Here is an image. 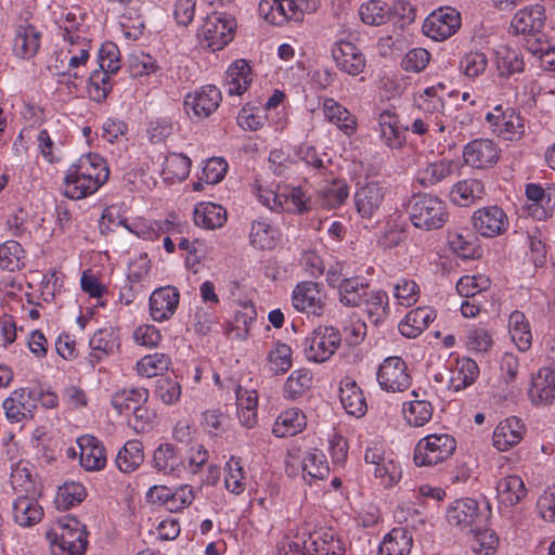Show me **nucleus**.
Here are the masks:
<instances>
[{
	"mask_svg": "<svg viewBox=\"0 0 555 555\" xmlns=\"http://www.w3.org/2000/svg\"><path fill=\"white\" fill-rule=\"evenodd\" d=\"M453 170V163L450 160H438L427 164L417 172V182L424 186L429 188L441 182L450 177Z\"/></svg>",
	"mask_w": 555,
	"mask_h": 555,
	"instance_id": "nucleus-49",
	"label": "nucleus"
},
{
	"mask_svg": "<svg viewBox=\"0 0 555 555\" xmlns=\"http://www.w3.org/2000/svg\"><path fill=\"white\" fill-rule=\"evenodd\" d=\"M361 21L371 26H380L390 22L391 12L389 7L379 0H369L359 8Z\"/></svg>",
	"mask_w": 555,
	"mask_h": 555,
	"instance_id": "nucleus-51",
	"label": "nucleus"
},
{
	"mask_svg": "<svg viewBox=\"0 0 555 555\" xmlns=\"http://www.w3.org/2000/svg\"><path fill=\"white\" fill-rule=\"evenodd\" d=\"M379 137L383 143L391 149H401L405 143V131L400 125L399 116L391 109L383 111L378 116Z\"/></svg>",
	"mask_w": 555,
	"mask_h": 555,
	"instance_id": "nucleus-22",
	"label": "nucleus"
},
{
	"mask_svg": "<svg viewBox=\"0 0 555 555\" xmlns=\"http://www.w3.org/2000/svg\"><path fill=\"white\" fill-rule=\"evenodd\" d=\"M304 478L312 480H324L330 476V465L325 454L317 449H309L301 459Z\"/></svg>",
	"mask_w": 555,
	"mask_h": 555,
	"instance_id": "nucleus-38",
	"label": "nucleus"
},
{
	"mask_svg": "<svg viewBox=\"0 0 555 555\" xmlns=\"http://www.w3.org/2000/svg\"><path fill=\"white\" fill-rule=\"evenodd\" d=\"M87 496L86 488L80 482H65L56 492L55 504L57 508L68 509L81 503Z\"/></svg>",
	"mask_w": 555,
	"mask_h": 555,
	"instance_id": "nucleus-55",
	"label": "nucleus"
},
{
	"mask_svg": "<svg viewBox=\"0 0 555 555\" xmlns=\"http://www.w3.org/2000/svg\"><path fill=\"white\" fill-rule=\"evenodd\" d=\"M306 426L305 414L296 409H288L282 412L272 428V433L275 437H291L301 431Z\"/></svg>",
	"mask_w": 555,
	"mask_h": 555,
	"instance_id": "nucleus-39",
	"label": "nucleus"
},
{
	"mask_svg": "<svg viewBox=\"0 0 555 555\" xmlns=\"http://www.w3.org/2000/svg\"><path fill=\"white\" fill-rule=\"evenodd\" d=\"M545 20V9L542 5H530L519 10L514 15L511 27L516 34L538 35L543 29Z\"/></svg>",
	"mask_w": 555,
	"mask_h": 555,
	"instance_id": "nucleus-23",
	"label": "nucleus"
},
{
	"mask_svg": "<svg viewBox=\"0 0 555 555\" xmlns=\"http://www.w3.org/2000/svg\"><path fill=\"white\" fill-rule=\"evenodd\" d=\"M393 297L398 305L409 308L420 298V286L413 280L402 278L393 285Z\"/></svg>",
	"mask_w": 555,
	"mask_h": 555,
	"instance_id": "nucleus-60",
	"label": "nucleus"
},
{
	"mask_svg": "<svg viewBox=\"0 0 555 555\" xmlns=\"http://www.w3.org/2000/svg\"><path fill=\"white\" fill-rule=\"evenodd\" d=\"M413 396L415 399L404 404L403 415L409 425L422 427L431 420L434 406L430 401L420 399L416 391H413Z\"/></svg>",
	"mask_w": 555,
	"mask_h": 555,
	"instance_id": "nucleus-45",
	"label": "nucleus"
},
{
	"mask_svg": "<svg viewBox=\"0 0 555 555\" xmlns=\"http://www.w3.org/2000/svg\"><path fill=\"white\" fill-rule=\"evenodd\" d=\"M499 147L490 139H475L463 151L465 164L482 169L494 165L499 159Z\"/></svg>",
	"mask_w": 555,
	"mask_h": 555,
	"instance_id": "nucleus-16",
	"label": "nucleus"
},
{
	"mask_svg": "<svg viewBox=\"0 0 555 555\" xmlns=\"http://www.w3.org/2000/svg\"><path fill=\"white\" fill-rule=\"evenodd\" d=\"M444 94H447L446 86L441 82L428 87L420 95L418 107L428 117L440 119L439 116H441L446 119L454 120L451 114L447 113Z\"/></svg>",
	"mask_w": 555,
	"mask_h": 555,
	"instance_id": "nucleus-27",
	"label": "nucleus"
},
{
	"mask_svg": "<svg viewBox=\"0 0 555 555\" xmlns=\"http://www.w3.org/2000/svg\"><path fill=\"white\" fill-rule=\"evenodd\" d=\"M235 28L236 21L232 15L215 12L205 18L198 37L203 46L215 52L232 41Z\"/></svg>",
	"mask_w": 555,
	"mask_h": 555,
	"instance_id": "nucleus-5",
	"label": "nucleus"
},
{
	"mask_svg": "<svg viewBox=\"0 0 555 555\" xmlns=\"http://www.w3.org/2000/svg\"><path fill=\"white\" fill-rule=\"evenodd\" d=\"M37 402V392L27 387H22L12 391L10 397L4 399L2 408L9 422L20 423L34 417Z\"/></svg>",
	"mask_w": 555,
	"mask_h": 555,
	"instance_id": "nucleus-12",
	"label": "nucleus"
},
{
	"mask_svg": "<svg viewBox=\"0 0 555 555\" xmlns=\"http://www.w3.org/2000/svg\"><path fill=\"white\" fill-rule=\"evenodd\" d=\"M488 66V57L481 51H469L460 61L462 73L469 78L479 77Z\"/></svg>",
	"mask_w": 555,
	"mask_h": 555,
	"instance_id": "nucleus-62",
	"label": "nucleus"
},
{
	"mask_svg": "<svg viewBox=\"0 0 555 555\" xmlns=\"http://www.w3.org/2000/svg\"><path fill=\"white\" fill-rule=\"evenodd\" d=\"M149 392L144 388L122 389L112 397V405L119 414H129L139 404H145Z\"/></svg>",
	"mask_w": 555,
	"mask_h": 555,
	"instance_id": "nucleus-48",
	"label": "nucleus"
},
{
	"mask_svg": "<svg viewBox=\"0 0 555 555\" xmlns=\"http://www.w3.org/2000/svg\"><path fill=\"white\" fill-rule=\"evenodd\" d=\"M13 517L21 527H33L43 517V509L28 495H20L13 503Z\"/></svg>",
	"mask_w": 555,
	"mask_h": 555,
	"instance_id": "nucleus-34",
	"label": "nucleus"
},
{
	"mask_svg": "<svg viewBox=\"0 0 555 555\" xmlns=\"http://www.w3.org/2000/svg\"><path fill=\"white\" fill-rule=\"evenodd\" d=\"M341 335L334 326H319L304 343V352L309 361L317 363L328 360L338 349Z\"/></svg>",
	"mask_w": 555,
	"mask_h": 555,
	"instance_id": "nucleus-7",
	"label": "nucleus"
},
{
	"mask_svg": "<svg viewBox=\"0 0 555 555\" xmlns=\"http://www.w3.org/2000/svg\"><path fill=\"white\" fill-rule=\"evenodd\" d=\"M528 396L534 405H548L555 400V371L541 367L532 376Z\"/></svg>",
	"mask_w": 555,
	"mask_h": 555,
	"instance_id": "nucleus-20",
	"label": "nucleus"
},
{
	"mask_svg": "<svg viewBox=\"0 0 555 555\" xmlns=\"http://www.w3.org/2000/svg\"><path fill=\"white\" fill-rule=\"evenodd\" d=\"M284 555H345V543L333 529L304 532L287 543Z\"/></svg>",
	"mask_w": 555,
	"mask_h": 555,
	"instance_id": "nucleus-2",
	"label": "nucleus"
},
{
	"mask_svg": "<svg viewBox=\"0 0 555 555\" xmlns=\"http://www.w3.org/2000/svg\"><path fill=\"white\" fill-rule=\"evenodd\" d=\"M80 449V464L89 472L100 470L106 465V451L102 442L93 436L85 435L77 439Z\"/></svg>",
	"mask_w": 555,
	"mask_h": 555,
	"instance_id": "nucleus-24",
	"label": "nucleus"
},
{
	"mask_svg": "<svg viewBox=\"0 0 555 555\" xmlns=\"http://www.w3.org/2000/svg\"><path fill=\"white\" fill-rule=\"evenodd\" d=\"M362 306L369 320L377 325L384 322L390 312L388 294L383 289H370Z\"/></svg>",
	"mask_w": 555,
	"mask_h": 555,
	"instance_id": "nucleus-36",
	"label": "nucleus"
},
{
	"mask_svg": "<svg viewBox=\"0 0 555 555\" xmlns=\"http://www.w3.org/2000/svg\"><path fill=\"white\" fill-rule=\"evenodd\" d=\"M292 348L282 341H276L268 353L270 370L274 374H285L293 365Z\"/></svg>",
	"mask_w": 555,
	"mask_h": 555,
	"instance_id": "nucleus-56",
	"label": "nucleus"
},
{
	"mask_svg": "<svg viewBox=\"0 0 555 555\" xmlns=\"http://www.w3.org/2000/svg\"><path fill=\"white\" fill-rule=\"evenodd\" d=\"M278 231L268 221H254L249 232L250 244L258 249H272L275 245Z\"/></svg>",
	"mask_w": 555,
	"mask_h": 555,
	"instance_id": "nucleus-52",
	"label": "nucleus"
},
{
	"mask_svg": "<svg viewBox=\"0 0 555 555\" xmlns=\"http://www.w3.org/2000/svg\"><path fill=\"white\" fill-rule=\"evenodd\" d=\"M292 302L297 311L318 317L323 314L325 306L319 284L312 281L300 282L295 286Z\"/></svg>",
	"mask_w": 555,
	"mask_h": 555,
	"instance_id": "nucleus-14",
	"label": "nucleus"
},
{
	"mask_svg": "<svg viewBox=\"0 0 555 555\" xmlns=\"http://www.w3.org/2000/svg\"><path fill=\"white\" fill-rule=\"evenodd\" d=\"M253 81L251 67L245 60H236L232 63L225 76V85L230 95H242Z\"/></svg>",
	"mask_w": 555,
	"mask_h": 555,
	"instance_id": "nucleus-32",
	"label": "nucleus"
},
{
	"mask_svg": "<svg viewBox=\"0 0 555 555\" xmlns=\"http://www.w3.org/2000/svg\"><path fill=\"white\" fill-rule=\"evenodd\" d=\"M370 289V283L363 276L344 278L339 285L338 300L345 307H361Z\"/></svg>",
	"mask_w": 555,
	"mask_h": 555,
	"instance_id": "nucleus-28",
	"label": "nucleus"
},
{
	"mask_svg": "<svg viewBox=\"0 0 555 555\" xmlns=\"http://www.w3.org/2000/svg\"><path fill=\"white\" fill-rule=\"evenodd\" d=\"M495 63L499 75L509 77L514 74L524 72L525 62L517 49L508 46H501L495 51Z\"/></svg>",
	"mask_w": 555,
	"mask_h": 555,
	"instance_id": "nucleus-44",
	"label": "nucleus"
},
{
	"mask_svg": "<svg viewBox=\"0 0 555 555\" xmlns=\"http://www.w3.org/2000/svg\"><path fill=\"white\" fill-rule=\"evenodd\" d=\"M509 335L518 350L525 352L531 347L532 334L530 325L521 311L515 310L508 320Z\"/></svg>",
	"mask_w": 555,
	"mask_h": 555,
	"instance_id": "nucleus-46",
	"label": "nucleus"
},
{
	"mask_svg": "<svg viewBox=\"0 0 555 555\" xmlns=\"http://www.w3.org/2000/svg\"><path fill=\"white\" fill-rule=\"evenodd\" d=\"M406 212L412 224L422 231L441 229L449 220L446 202L429 193L412 195L406 205Z\"/></svg>",
	"mask_w": 555,
	"mask_h": 555,
	"instance_id": "nucleus-1",
	"label": "nucleus"
},
{
	"mask_svg": "<svg viewBox=\"0 0 555 555\" xmlns=\"http://www.w3.org/2000/svg\"><path fill=\"white\" fill-rule=\"evenodd\" d=\"M486 120L492 132L504 140H518L526 131L520 113L508 105L499 104L486 114Z\"/></svg>",
	"mask_w": 555,
	"mask_h": 555,
	"instance_id": "nucleus-6",
	"label": "nucleus"
},
{
	"mask_svg": "<svg viewBox=\"0 0 555 555\" xmlns=\"http://www.w3.org/2000/svg\"><path fill=\"white\" fill-rule=\"evenodd\" d=\"M455 450L456 440L452 435H427L414 448V463L417 466H435L450 459Z\"/></svg>",
	"mask_w": 555,
	"mask_h": 555,
	"instance_id": "nucleus-4",
	"label": "nucleus"
},
{
	"mask_svg": "<svg viewBox=\"0 0 555 555\" xmlns=\"http://www.w3.org/2000/svg\"><path fill=\"white\" fill-rule=\"evenodd\" d=\"M387 193L386 184L380 181H367L360 185L353 195L359 216L362 219H373L379 212Z\"/></svg>",
	"mask_w": 555,
	"mask_h": 555,
	"instance_id": "nucleus-8",
	"label": "nucleus"
},
{
	"mask_svg": "<svg viewBox=\"0 0 555 555\" xmlns=\"http://www.w3.org/2000/svg\"><path fill=\"white\" fill-rule=\"evenodd\" d=\"M465 345L468 350L483 353L488 352L493 346L491 333L485 327H473L467 331Z\"/></svg>",
	"mask_w": 555,
	"mask_h": 555,
	"instance_id": "nucleus-63",
	"label": "nucleus"
},
{
	"mask_svg": "<svg viewBox=\"0 0 555 555\" xmlns=\"http://www.w3.org/2000/svg\"><path fill=\"white\" fill-rule=\"evenodd\" d=\"M485 194V188L481 181L476 179H467L459 181L453 185L450 192L451 202L460 207H467Z\"/></svg>",
	"mask_w": 555,
	"mask_h": 555,
	"instance_id": "nucleus-37",
	"label": "nucleus"
},
{
	"mask_svg": "<svg viewBox=\"0 0 555 555\" xmlns=\"http://www.w3.org/2000/svg\"><path fill=\"white\" fill-rule=\"evenodd\" d=\"M150 313L154 321L169 320L173 314V288H157L150 296Z\"/></svg>",
	"mask_w": 555,
	"mask_h": 555,
	"instance_id": "nucleus-40",
	"label": "nucleus"
},
{
	"mask_svg": "<svg viewBox=\"0 0 555 555\" xmlns=\"http://www.w3.org/2000/svg\"><path fill=\"white\" fill-rule=\"evenodd\" d=\"M100 177L86 176L75 166H70L65 175L63 194L70 199H80L96 192L100 186Z\"/></svg>",
	"mask_w": 555,
	"mask_h": 555,
	"instance_id": "nucleus-19",
	"label": "nucleus"
},
{
	"mask_svg": "<svg viewBox=\"0 0 555 555\" xmlns=\"http://www.w3.org/2000/svg\"><path fill=\"white\" fill-rule=\"evenodd\" d=\"M412 546V533L406 528L397 527L384 537L377 555H409Z\"/></svg>",
	"mask_w": 555,
	"mask_h": 555,
	"instance_id": "nucleus-30",
	"label": "nucleus"
},
{
	"mask_svg": "<svg viewBox=\"0 0 555 555\" xmlns=\"http://www.w3.org/2000/svg\"><path fill=\"white\" fill-rule=\"evenodd\" d=\"M126 228L133 232L130 228L126 225ZM172 229V222L168 219L164 221H155L150 225H142L139 230H135L134 233L144 238V240H158L162 235L164 236V247L168 253H173V242L170 237V231Z\"/></svg>",
	"mask_w": 555,
	"mask_h": 555,
	"instance_id": "nucleus-53",
	"label": "nucleus"
},
{
	"mask_svg": "<svg viewBox=\"0 0 555 555\" xmlns=\"http://www.w3.org/2000/svg\"><path fill=\"white\" fill-rule=\"evenodd\" d=\"M221 91L214 85H207L185 95L183 107L188 116L206 118L220 105Z\"/></svg>",
	"mask_w": 555,
	"mask_h": 555,
	"instance_id": "nucleus-11",
	"label": "nucleus"
},
{
	"mask_svg": "<svg viewBox=\"0 0 555 555\" xmlns=\"http://www.w3.org/2000/svg\"><path fill=\"white\" fill-rule=\"evenodd\" d=\"M227 210L221 205L203 202L194 208V222L203 229L215 230L221 228L227 222Z\"/></svg>",
	"mask_w": 555,
	"mask_h": 555,
	"instance_id": "nucleus-33",
	"label": "nucleus"
},
{
	"mask_svg": "<svg viewBox=\"0 0 555 555\" xmlns=\"http://www.w3.org/2000/svg\"><path fill=\"white\" fill-rule=\"evenodd\" d=\"M332 56L337 68L348 75L357 76L365 68V56L350 41H338L332 49Z\"/></svg>",
	"mask_w": 555,
	"mask_h": 555,
	"instance_id": "nucleus-17",
	"label": "nucleus"
},
{
	"mask_svg": "<svg viewBox=\"0 0 555 555\" xmlns=\"http://www.w3.org/2000/svg\"><path fill=\"white\" fill-rule=\"evenodd\" d=\"M446 518L450 526L461 531L466 529L472 530L481 518L479 504L477 501L469 498L456 500L449 505Z\"/></svg>",
	"mask_w": 555,
	"mask_h": 555,
	"instance_id": "nucleus-18",
	"label": "nucleus"
},
{
	"mask_svg": "<svg viewBox=\"0 0 555 555\" xmlns=\"http://www.w3.org/2000/svg\"><path fill=\"white\" fill-rule=\"evenodd\" d=\"M472 224L481 236L494 237L507 230L508 218L501 207L496 205L486 206L474 211Z\"/></svg>",
	"mask_w": 555,
	"mask_h": 555,
	"instance_id": "nucleus-13",
	"label": "nucleus"
},
{
	"mask_svg": "<svg viewBox=\"0 0 555 555\" xmlns=\"http://www.w3.org/2000/svg\"><path fill=\"white\" fill-rule=\"evenodd\" d=\"M41 33L30 24L20 25L16 29L13 51L22 59L35 56L40 48Z\"/></svg>",
	"mask_w": 555,
	"mask_h": 555,
	"instance_id": "nucleus-29",
	"label": "nucleus"
},
{
	"mask_svg": "<svg viewBox=\"0 0 555 555\" xmlns=\"http://www.w3.org/2000/svg\"><path fill=\"white\" fill-rule=\"evenodd\" d=\"M435 311L429 307H418L408 312L399 323L400 333L408 338H415L435 320Z\"/></svg>",
	"mask_w": 555,
	"mask_h": 555,
	"instance_id": "nucleus-31",
	"label": "nucleus"
},
{
	"mask_svg": "<svg viewBox=\"0 0 555 555\" xmlns=\"http://www.w3.org/2000/svg\"><path fill=\"white\" fill-rule=\"evenodd\" d=\"M461 26L460 13L450 7L431 12L423 23V33L436 40H446L454 35Z\"/></svg>",
	"mask_w": 555,
	"mask_h": 555,
	"instance_id": "nucleus-9",
	"label": "nucleus"
},
{
	"mask_svg": "<svg viewBox=\"0 0 555 555\" xmlns=\"http://www.w3.org/2000/svg\"><path fill=\"white\" fill-rule=\"evenodd\" d=\"M224 486L227 490L238 495L245 490V472L240 459L231 456L225 464Z\"/></svg>",
	"mask_w": 555,
	"mask_h": 555,
	"instance_id": "nucleus-58",
	"label": "nucleus"
},
{
	"mask_svg": "<svg viewBox=\"0 0 555 555\" xmlns=\"http://www.w3.org/2000/svg\"><path fill=\"white\" fill-rule=\"evenodd\" d=\"M496 492L502 504L506 506H514L526 496L527 491L525 483L519 476L509 475L498 482Z\"/></svg>",
	"mask_w": 555,
	"mask_h": 555,
	"instance_id": "nucleus-42",
	"label": "nucleus"
},
{
	"mask_svg": "<svg viewBox=\"0 0 555 555\" xmlns=\"http://www.w3.org/2000/svg\"><path fill=\"white\" fill-rule=\"evenodd\" d=\"M24 249L13 240L0 245V267L9 272L20 270L24 266Z\"/></svg>",
	"mask_w": 555,
	"mask_h": 555,
	"instance_id": "nucleus-54",
	"label": "nucleus"
},
{
	"mask_svg": "<svg viewBox=\"0 0 555 555\" xmlns=\"http://www.w3.org/2000/svg\"><path fill=\"white\" fill-rule=\"evenodd\" d=\"M377 380L382 389L390 392H402L411 385L408 366L400 357H388L382 362Z\"/></svg>",
	"mask_w": 555,
	"mask_h": 555,
	"instance_id": "nucleus-10",
	"label": "nucleus"
},
{
	"mask_svg": "<svg viewBox=\"0 0 555 555\" xmlns=\"http://www.w3.org/2000/svg\"><path fill=\"white\" fill-rule=\"evenodd\" d=\"M73 166L86 176H91L92 180H94V177H100V186L108 180L109 168L106 160L99 154L89 153L82 155Z\"/></svg>",
	"mask_w": 555,
	"mask_h": 555,
	"instance_id": "nucleus-50",
	"label": "nucleus"
},
{
	"mask_svg": "<svg viewBox=\"0 0 555 555\" xmlns=\"http://www.w3.org/2000/svg\"><path fill=\"white\" fill-rule=\"evenodd\" d=\"M111 75V73L101 68L91 73L88 87L91 100L101 103L107 98L113 88Z\"/></svg>",
	"mask_w": 555,
	"mask_h": 555,
	"instance_id": "nucleus-57",
	"label": "nucleus"
},
{
	"mask_svg": "<svg viewBox=\"0 0 555 555\" xmlns=\"http://www.w3.org/2000/svg\"><path fill=\"white\" fill-rule=\"evenodd\" d=\"M143 461V446L139 440L127 441L116 456V465L118 469L127 474L134 472Z\"/></svg>",
	"mask_w": 555,
	"mask_h": 555,
	"instance_id": "nucleus-47",
	"label": "nucleus"
},
{
	"mask_svg": "<svg viewBox=\"0 0 555 555\" xmlns=\"http://www.w3.org/2000/svg\"><path fill=\"white\" fill-rule=\"evenodd\" d=\"M178 246L183 251L185 267L197 272L201 260L206 254L205 242L197 238L193 241L181 238Z\"/></svg>",
	"mask_w": 555,
	"mask_h": 555,
	"instance_id": "nucleus-59",
	"label": "nucleus"
},
{
	"mask_svg": "<svg viewBox=\"0 0 555 555\" xmlns=\"http://www.w3.org/2000/svg\"><path fill=\"white\" fill-rule=\"evenodd\" d=\"M339 400L345 411L356 417L363 416L367 411V404L362 389L354 379L344 377L339 384Z\"/></svg>",
	"mask_w": 555,
	"mask_h": 555,
	"instance_id": "nucleus-25",
	"label": "nucleus"
},
{
	"mask_svg": "<svg viewBox=\"0 0 555 555\" xmlns=\"http://www.w3.org/2000/svg\"><path fill=\"white\" fill-rule=\"evenodd\" d=\"M479 376V367L470 358L457 359L455 367L451 371L449 389L461 391L473 385Z\"/></svg>",
	"mask_w": 555,
	"mask_h": 555,
	"instance_id": "nucleus-35",
	"label": "nucleus"
},
{
	"mask_svg": "<svg viewBox=\"0 0 555 555\" xmlns=\"http://www.w3.org/2000/svg\"><path fill=\"white\" fill-rule=\"evenodd\" d=\"M171 364V359L165 353H154L143 357L137 363L138 373L142 376H157L162 372L167 371Z\"/></svg>",
	"mask_w": 555,
	"mask_h": 555,
	"instance_id": "nucleus-61",
	"label": "nucleus"
},
{
	"mask_svg": "<svg viewBox=\"0 0 555 555\" xmlns=\"http://www.w3.org/2000/svg\"><path fill=\"white\" fill-rule=\"evenodd\" d=\"M437 117H428L425 115V118H416L411 125V131L418 135H424L428 133L429 135H439L440 138H444L446 133L452 134L456 131V127L454 120L446 119L439 116Z\"/></svg>",
	"mask_w": 555,
	"mask_h": 555,
	"instance_id": "nucleus-43",
	"label": "nucleus"
},
{
	"mask_svg": "<svg viewBox=\"0 0 555 555\" xmlns=\"http://www.w3.org/2000/svg\"><path fill=\"white\" fill-rule=\"evenodd\" d=\"M312 373L308 369H298L291 373L283 387V396L287 400L305 397L312 386Z\"/></svg>",
	"mask_w": 555,
	"mask_h": 555,
	"instance_id": "nucleus-41",
	"label": "nucleus"
},
{
	"mask_svg": "<svg viewBox=\"0 0 555 555\" xmlns=\"http://www.w3.org/2000/svg\"><path fill=\"white\" fill-rule=\"evenodd\" d=\"M524 434L525 425L516 416L507 417L501 421L493 431V447L501 452H505L518 444L522 440Z\"/></svg>",
	"mask_w": 555,
	"mask_h": 555,
	"instance_id": "nucleus-21",
	"label": "nucleus"
},
{
	"mask_svg": "<svg viewBox=\"0 0 555 555\" xmlns=\"http://www.w3.org/2000/svg\"><path fill=\"white\" fill-rule=\"evenodd\" d=\"M86 527L74 517H65L47 533L53 555H83L88 545Z\"/></svg>",
	"mask_w": 555,
	"mask_h": 555,
	"instance_id": "nucleus-3",
	"label": "nucleus"
},
{
	"mask_svg": "<svg viewBox=\"0 0 555 555\" xmlns=\"http://www.w3.org/2000/svg\"><path fill=\"white\" fill-rule=\"evenodd\" d=\"M119 345V335L116 328L98 330L89 340L90 352L87 358L89 364L94 367L105 358L118 351Z\"/></svg>",
	"mask_w": 555,
	"mask_h": 555,
	"instance_id": "nucleus-15",
	"label": "nucleus"
},
{
	"mask_svg": "<svg viewBox=\"0 0 555 555\" xmlns=\"http://www.w3.org/2000/svg\"><path fill=\"white\" fill-rule=\"evenodd\" d=\"M322 111L325 119L335 125L346 135H352L357 131V117L344 105L332 98L324 99Z\"/></svg>",
	"mask_w": 555,
	"mask_h": 555,
	"instance_id": "nucleus-26",
	"label": "nucleus"
},
{
	"mask_svg": "<svg viewBox=\"0 0 555 555\" xmlns=\"http://www.w3.org/2000/svg\"><path fill=\"white\" fill-rule=\"evenodd\" d=\"M474 532V538L472 542L473 551L478 555H492L498 545H499V537L491 529L483 530H470Z\"/></svg>",
	"mask_w": 555,
	"mask_h": 555,
	"instance_id": "nucleus-64",
	"label": "nucleus"
}]
</instances>
